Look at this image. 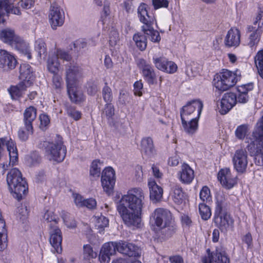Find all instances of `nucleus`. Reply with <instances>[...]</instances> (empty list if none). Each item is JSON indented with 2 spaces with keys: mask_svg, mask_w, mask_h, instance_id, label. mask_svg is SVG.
<instances>
[{
  "mask_svg": "<svg viewBox=\"0 0 263 263\" xmlns=\"http://www.w3.org/2000/svg\"><path fill=\"white\" fill-rule=\"evenodd\" d=\"M173 223L172 214L165 209L157 208L152 213L150 223L152 227H156L159 230L170 227Z\"/></svg>",
  "mask_w": 263,
  "mask_h": 263,
  "instance_id": "nucleus-7",
  "label": "nucleus"
},
{
  "mask_svg": "<svg viewBox=\"0 0 263 263\" xmlns=\"http://www.w3.org/2000/svg\"><path fill=\"white\" fill-rule=\"evenodd\" d=\"M147 8V6L143 4L138 8V17L140 21L143 24L141 29L152 42L158 43L161 40L159 32L153 27L155 18L153 14L148 13Z\"/></svg>",
  "mask_w": 263,
  "mask_h": 263,
  "instance_id": "nucleus-3",
  "label": "nucleus"
},
{
  "mask_svg": "<svg viewBox=\"0 0 263 263\" xmlns=\"http://www.w3.org/2000/svg\"><path fill=\"white\" fill-rule=\"evenodd\" d=\"M208 254L207 257L202 259L203 263H212L215 261L216 263H229L230 260L226 252L221 250L216 249L215 251L210 253V249L206 250Z\"/></svg>",
  "mask_w": 263,
  "mask_h": 263,
  "instance_id": "nucleus-18",
  "label": "nucleus"
},
{
  "mask_svg": "<svg viewBox=\"0 0 263 263\" xmlns=\"http://www.w3.org/2000/svg\"><path fill=\"white\" fill-rule=\"evenodd\" d=\"M199 211L202 219L203 220H208L211 216V212L209 206L204 203L199 204Z\"/></svg>",
  "mask_w": 263,
  "mask_h": 263,
  "instance_id": "nucleus-46",
  "label": "nucleus"
},
{
  "mask_svg": "<svg viewBox=\"0 0 263 263\" xmlns=\"http://www.w3.org/2000/svg\"><path fill=\"white\" fill-rule=\"evenodd\" d=\"M28 125L24 124V126L22 127L18 132L20 139L23 141L27 140L28 139L29 136L33 134V126L28 127Z\"/></svg>",
  "mask_w": 263,
  "mask_h": 263,
  "instance_id": "nucleus-42",
  "label": "nucleus"
},
{
  "mask_svg": "<svg viewBox=\"0 0 263 263\" xmlns=\"http://www.w3.org/2000/svg\"><path fill=\"white\" fill-rule=\"evenodd\" d=\"M134 94L136 96H141L142 92L141 90L143 88V84L141 81H137L134 84Z\"/></svg>",
  "mask_w": 263,
  "mask_h": 263,
  "instance_id": "nucleus-63",
  "label": "nucleus"
},
{
  "mask_svg": "<svg viewBox=\"0 0 263 263\" xmlns=\"http://www.w3.org/2000/svg\"><path fill=\"white\" fill-rule=\"evenodd\" d=\"M144 199V194L142 189L132 188L128 191L127 194L122 196L117 206L122 205L130 210L142 212Z\"/></svg>",
  "mask_w": 263,
  "mask_h": 263,
  "instance_id": "nucleus-4",
  "label": "nucleus"
},
{
  "mask_svg": "<svg viewBox=\"0 0 263 263\" xmlns=\"http://www.w3.org/2000/svg\"><path fill=\"white\" fill-rule=\"evenodd\" d=\"M67 92L71 101L75 103L81 102L84 100V96L77 85L67 86Z\"/></svg>",
  "mask_w": 263,
  "mask_h": 263,
  "instance_id": "nucleus-27",
  "label": "nucleus"
},
{
  "mask_svg": "<svg viewBox=\"0 0 263 263\" xmlns=\"http://www.w3.org/2000/svg\"><path fill=\"white\" fill-rule=\"evenodd\" d=\"M141 152L145 155L151 157L155 153L153 139L151 137H144L141 142Z\"/></svg>",
  "mask_w": 263,
  "mask_h": 263,
  "instance_id": "nucleus-30",
  "label": "nucleus"
},
{
  "mask_svg": "<svg viewBox=\"0 0 263 263\" xmlns=\"http://www.w3.org/2000/svg\"><path fill=\"white\" fill-rule=\"evenodd\" d=\"M62 84V77L58 73L53 74L52 77V86L57 90H60L61 88Z\"/></svg>",
  "mask_w": 263,
  "mask_h": 263,
  "instance_id": "nucleus-54",
  "label": "nucleus"
},
{
  "mask_svg": "<svg viewBox=\"0 0 263 263\" xmlns=\"http://www.w3.org/2000/svg\"><path fill=\"white\" fill-rule=\"evenodd\" d=\"M46 153L49 160L61 162L66 154V148L62 141L55 143H49L46 147Z\"/></svg>",
  "mask_w": 263,
  "mask_h": 263,
  "instance_id": "nucleus-11",
  "label": "nucleus"
},
{
  "mask_svg": "<svg viewBox=\"0 0 263 263\" xmlns=\"http://www.w3.org/2000/svg\"><path fill=\"white\" fill-rule=\"evenodd\" d=\"M237 72V71L235 73L227 69H223L220 72L219 79L215 83V87L223 91L234 86L238 79Z\"/></svg>",
  "mask_w": 263,
  "mask_h": 263,
  "instance_id": "nucleus-8",
  "label": "nucleus"
},
{
  "mask_svg": "<svg viewBox=\"0 0 263 263\" xmlns=\"http://www.w3.org/2000/svg\"><path fill=\"white\" fill-rule=\"evenodd\" d=\"M73 45L77 51H80L81 49L86 47L87 43L83 40H79L73 42Z\"/></svg>",
  "mask_w": 263,
  "mask_h": 263,
  "instance_id": "nucleus-61",
  "label": "nucleus"
},
{
  "mask_svg": "<svg viewBox=\"0 0 263 263\" xmlns=\"http://www.w3.org/2000/svg\"><path fill=\"white\" fill-rule=\"evenodd\" d=\"M66 112L69 117L76 121L79 120L81 118L82 114L81 112L76 110V108L72 106H67Z\"/></svg>",
  "mask_w": 263,
  "mask_h": 263,
  "instance_id": "nucleus-48",
  "label": "nucleus"
},
{
  "mask_svg": "<svg viewBox=\"0 0 263 263\" xmlns=\"http://www.w3.org/2000/svg\"><path fill=\"white\" fill-rule=\"evenodd\" d=\"M6 180L14 198L18 201L22 199L28 190V185L20 170L16 168L11 169L7 175Z\"/></svg>",
  "mask_w": 263,
  "mask_h": 263,
  "instance_id": "nucleus-1",
  "label": "nucleus"
},
{
  "mask_svg": "<svg viewBox=\"0 0 263 263\" xmlns=\"http://www.w3.org/2000/svg\"><path fill=\"white\" fill-rule=\"evenodd\" d=\"M5 222L0 214V250H4L7 246V233L5 229Z\"/></svg>",
  "mask_w": 263,
  "mask_h": 263,
  "instance_id": "nucleus-32",
  "label": "nucleus"
},
{
  "mask_svg": "<svg viewBox=\"0 0 263 263\" xmlns=\"http://www.w3.org/2000/svg\"><path fill=\"white\" fill-rule=\"evenodd\" d=\"M218 179L221 184L227 189L233 187L236 183V181L232 177L229 169L221 170L218 174Z\"/></svg>",
  "mask_w": 263,
  "mask_h": 263,
  "instance_id": "nucleus-24",
  "label": "nucleus"
},
{
  "mask_svg": "<svg viewBox=\"0 0 263 263\" xmlns=\"http://www.w3.org/2000/svg\"><path fill=\"white\" fill-rule=\"evenodd\" d=\"M115 115V107L111 103H106L101 112L102 118H106L109 120L112 119Z\"/></svg>",
  "mask_w": 263,
  "mask_h": 263,
  "instance_id": "nucleus-39",
  "label": "nucleus"
},
{
  "mask_svg": "<svg viewBox=\"0 0 263 263\" xmlns=\"http://www.w3.org/2000/svg\"><path fill=\"white\" fill-rule=\"evenodd\" d=\"M253 84L252 83H249L238 86L237 87V90L238 92L248 95L249 92L253 90Z\"/></svg>",
  "mask_w": 263,
  "mask_h": 263,
  "instance_id": "nucleus-49",
  "label": "nucleus"
},
{
  "mask_svg": "<svg viewBox=\"0 0 263 263\" xmlns=\"http://www.w3.org/2000/svg\"><path fill=\"white\" fill-rule=\"evenodd\" d=\"M203 104L199 100H193L184 106L180 111L181 121L198 119L200 115Z\"/></svg>",
  "mask_w": 263,
  "mask_h": 263,
  "instance_id": "nucleus-9",
  "label": "nucleus"
},
{
  "mask_svg": "<svg viewBox=\"0 0 263 263\" xmlns=\"http://www.w3.org/2000/svg\"><path fill=\"white\" fill-rule=\"evenodd\" d=\"M117 210L124 223L128 227H139L141 221V211L130 210L124 206H117Z\"/></svg>",
  "mask_w": 263,
  "mask_h": 263,
  "instance_id": "nucleus-10",
  "label": "nucleus"
},
{
  "mask_svg": "<svg viewBox=\"0 0 263 263\" xmlns=\"http://www.w3.org/2000/svg\"><path fill=\"white\" fill-rule=\"evenodd\" d=\"M153 63L157 69L164 72L172 73L177 69V66L174 62L169 61L164 57L154 58Z\"/></svg>",
  "mask_w": 263,
  "mask_h": 263,
  "instance_id": "nucleus-20",
  "label": "nucleus"
},
{
  "mask_svg": "<svg viewBox=\"0 0 263 263\" xmlns=\"http://www.w3.org/2000/svg\"><path fill=\"white\" fill-rule=\"evenodd\" d=\"M81 69L71 64L66 67V82L67 86L77 84L78 78L80 77Z\"/></svg>",
  "mask_w": 263,
  "mask_h": 263,
  "instance_id": "nucleus-23",
  "label": "nucleus"
},
{
  "mask_svg": "<svg viewBox=\"0 0 263 263\" xmlns=\"http://www.w3.org/2000/svg\"><path fill=\"white\" fill-rule=\"evenodd\" d=\"M63 219L67 227L73 228L76 227V222L72 218H71L68 214L63 215Z\"/></svg>",
  "mask_w": 263,
  "mask_h": 263,
  "instance_id": "nucleus-58",
  "label": "nucleus"
},
{
  "mask_svg": "<svg viewBox=\"0 0 263 263\" xmlns=\"http://www.w3.org/2000/svg\"><path fill=\"white\" fill-rule=\"evenodd\" d=\"M148 186L151 199L154 202L160 201L163 195L162 188L157 185L155 181H149Z\"/></svg>",
  "mask_w": 263,
  "mask_h": 263,
  "instance_id": "nucleus-29",
  "label": "nucleus"
},
{
  "mask_svg": "<svg viewBox=\"0 0 263 263\" xmlns=\"http://www.w3.org/2000/svg\"><path fill=\"white\" fill-rule=\"evenodd\" d=\"M102 97L103 100L106 103H111L113 97L111 89L108 86L107 83H105V86L102 89Z\"/></svg>",
  "mask_w": 263,
  "mask_h": 263,
  "instance_id": "nucleus-47",
  "label": "nucleus"
},
{
  "mask_svg": "<svg viewBox=\"0 0 263 263\" xmlns=\"http://www.w3.org/2000/svg\"><path fill=\"white\" fill-rule=\"evenodd\" d=\"M249 139L246 142L248 145L246 146V149L249 152L251 156L257 155L258 153L263 152V141L259 140Z\"/></svg>",
  "mask_w": 263,
  "mask_h": 263,
  "instance_id": "nucleus-28",
  "label": "nucleus"
},
{
  "mask_svg": "<svg viewBox=\"0 0 263 263\" xmlns=\"http://www.w3.org/2000/svg\"><path fill=\"white\" fill-rule=\"evenodd\" d=\"M102 165V163L99 160H94L92 162L90 168V175L95 179L100 177L101 170V166Z\"/></svg>",
  "mask_w": 263,
  "mask_h": 263,
  "instance_id": "nucleus-40",
  "label": "nucleus"
},
{
  "mask_svg": "<svg viewBox=\"0 0 263 263\" xmlns=\"http://www.w3.org/2000/svg\"><path fill=\"white\" fill-rule=\"evenodd\" d=\"M172 198L175 203L180 204L186 199V195L183 192L182 189L179 185H175L173 188Z\"/></svg>",
  "mask_w": 263,
  "mask_h": 263,
  "instance_id": "nucleus-33",
  "label": "nucleus"
},
{
  "mask_svg": "<svg viewBox=\"0 0 263 263\" xmlns=\"http://www.w3.org/2000/svg\"><path fill=\"white\" fill-rule=\"evenodd\" d=\"M40 157L36 153L32 154L27 159V163L30 166H34L40 162Z\"/></svg>",
  "mask_w": 263,
  "mask_h": 263,
  "instance_id": "nucleus-57",
  "label": "nucleus"
},
{
  "mask_svg": "<svg viewBox=\"0 0 263 263\" xmlns=\"http://www.w3.org/2000/svg\"><path fill=\"white\" fill-rule=\"evenodd\" d=\"M254 156L255 163L258 166L263 165V152L258 153Z\"/></svg>",
  "mask_w": 263,
  "mask_h": 263,
  "instance_id": "nucleus-64",
  "label": "nucleus"
},
{
  "mask_svg": "<svg viewBox=\"0 0 263 263\" xmlns=\"http://www.w3.org/2000/svg\"><path fill=\"white\" fill-rule=\"evenodd\" d=\"M232 162L235 170L239 173L246 172L248 163V154L246 149L236 150L233 156Z\"/></svg>",
  "mask_w": 263,
  "mask_h": 263,
  "instance_id": "nucleus-13",
  "label": "nucleus"
},
{
  "mask_svg": "<svg viewBox=\"0 0 263 263\" xmlns=\"http://www.w3.org/2000/svg\"><path fill=\"white\" fill-rule=\"evenodd\" d=\"M97 253L93 250L92 247L90 245H85L83 246V257L85 260H90L97 257Z\"/></svg>",
  "mask_w": 263,
  "mask_h": 263,
  "instance_id": "nucleus-43",
  "label": "nucleus"
},
{
  "mask_svg": "<svg viewBox=\"0 0 263 263\" xmlns=\"http://www.w3.org/2000/svg\"><path fill=\"white\" fill-rule=\"evenodd\" d=\"M237 103V95L234 92L225 93L221 100L219 112L221 115L227 114Z\"/></svg>",
  "mask_w": 263,
  "mask_h": 263,
  "instance_id": "nucleus-16",
  "label": "nucleus"
},
{
  "mask_svg": "<svg viewBox=\"0 0 263 263\" xmlns=\"http://www.w3.org/2000/svg\"><path fill=\"white\" fill-rule=\"evenodd\" d=\"M119 252L129 257H140L142 251L140 248L135 245L125 241L119 242Z\"/></svg>",
  "mask_w": 263,
  "mask_h": 263,
  "instance_id": "nucleus-19",
  "label": "nucleus"
},
{
  "mask_svg": "<svg viewBox=\"0 0 263 263\" xmlns=\"http://www.w3.org/2000/svg\"><path fill=\"white\" fill-rule=\"evenodd\" d=\"M240 32L236 28H231L227 32L224 39V44L226 47H237L240 43Z\"/></svg>",
  "mask_w": 263,
  "mask_h": 263,
  "instance_id": "nucleus-21",
  "label": "nucleus"
},
{
  "mask_svg": "<svg viewBox=\"0 0 263 263\" xmlns=\"http://www.w3.org/2000/svg\"><path fill=\"white\" fill-rule=\"evenodd\" d=\"M255 63L260 76L263 78V50L257 53L255 57Z\"/></svg>",
  "mask_w": 263,
  "mask_h": 263,
  "instance_id": "nucleus-45",
  "label": "nucleus"
},
{
  "mask_svg": "<svg viewBox=\"0 0 263 263\" xmlns=\"http://www.w3.org/2000/svg\"><path fill=\"white\" fill-rule=\"evenodd\" d=\"M20 78L28 85H30L33 80V74L31 66L28 64L21 65L20 67Z\"/></svg>",
  "mask_w": 263,
  "mask_h": 263,
  "instance_id": "nucleus-26",
  "label": "nucleus"
},
{
  "mask_svg": "<svg viewBox=\"0 0 263 263\" xmlns=\"http://www.w3.org/2000/svg\"><path fill=\"white\" fill-rule=\"evenodd\" d=\"M225 202L218 198L216 202L214 221L222 232H227L233 227V220L223 210Z\"/></svg>",
  "mask_w": 263,
  "mask_h": 263,
  "instance_id": "nucleus-6",
  "label": "nucleus"
},
{
  "mask_svg": "<svg viewBox=\"0 0 263 263\" xmlns=\"http://www.w3.org/2000/svg\"><path fill=\"white\" fill-rule=\"evenodd\" d=\"M248 132V127L246 125H241L239 126L236 131H235V134L236 137L240 139H243L245 138V136L246 135V134Z\"/></svg>",
  "mask_w": 263,
  "mask_h": 263,
  "instance_id": "nucleus-53",
  "label": "nucleus"
},
{
  "mask_svg": "<svg viewBox=\"0 0 263 263\" xmlns=\"http://www.w3.org/2000/svg\"><path fill=\"white\" fill-rule=\"evenodd\" d=\"M36 117V109L33 106L27 108L24 113V124L29 125L28 127L32 126V122Z\"/></svg>",
  "mask_w": 263,
  "mask_h": 263,
  "instance_id": "nucleus-31",
  "label": "nucleus"
},
{
  "mask_svg": "<svg viewBox=\"0 0 263 263\" xmlns=\"http://www.w3.org/2000/svg\"><path fill=\"white\" fill-rule=\"evenodd\" d=\"M133 40L135 41L137 47L141 51H144L147 46V39L145 35L138 32L133 36Z\"/></svg>",
  "mask_w": 263,
  "mask_h": 263,
  "instance_id": "nucleus-37",
  "label": "nucleus"
},
{
  "mask_svg": "<svg viewBox=\"0 0 263 263\" xmlns=\"http://www.w3.org/2000/svg\"><path fill=\"white\" fill-rule=\"evenodd\" d=\"M28 86L25 82H21L17 86L10 87L9 91L12 98L20 97L22 95V91L25 90Z\"/></svg>",
  "mask_w": 263,
  "mask_h": 263,
  "instance_id": "nucleus-38",
  "label": "nucleus"
},
{
  "mask_svg": "<svg viewBox=\"0 0 263 263\" xmlns=\"http://www.w3.org/2000/svg\"><path fill=\"white\" fill-rule=\"evenodd\" d=\"M0 38L5 43L19 50L27 57V59L31 58L28 45L20 36L15 35L13 30L6 29L1 30Z\"/></svg>",
  "mask_w": 263,
  "mask_h": 263,
  "instance_id": "nucleus-5",
  "label": "nucleus"
},
{
  "mask_svg": "<svg viewBox=\"0 0 263 263\" xmlns=\"http://www.w3.org/2000/svg\"><path fill=\"white\" fill-rule=\"evenodd\" d=\"M17 61L14 56L5 50L0 49V68L4 71L13 69Z\"/></svg>",
  "mask_w": 263,
  "mask_h": 263,
  "instance_id": "nucleus-17",
  "label": "nucleus"
},
{
  "mask_svg": "<svg viewBox=\"0 0 263 263\" xmlns=\"http://www.w3.org/2000/svg\"><path fill=\"white\" fill-rule=\"evenodd\" d=\"M35 49L38 52V55L40 57L42 54L46 52V47L45 43L42 40H38L35 42Z\"/></svg>",
  "mask_w": 263,
  "mask_h": 263,
  "instance_id": "nucleus-50",
  "label": "nucleus"
},
{
  "mask_svg": "<svg viewBox=\"0 0 263 263\" xmlns=\"http://www.w3.org/2000/svg\"><path fill=\"white\" fill-rule=\"evenodd\" d=\"M74 201L76 205L78 207H83L85 204V200L84 199L83 197L78 194H73Z\"/></svg>",
  "mask_w": 263,
  "mask_h": 263,
  "instance_id": "nucleus-59",
  "label": "nucleus"
},
{
  "mask_svg": "<svg viewBox=\"0 0 263 263\" xmlns=\"http://www.w3.org/2000/svg\"><path fill=\"white\" fill-rule=\"evenodd\" d=\"M198 119H193L182 121L185 131L189 134H193L197 129Z\"/></svg>",
  "mask_w": 263,
  "mask_h": 263,
  "instance_id": "nucleus-35",
  "label": "nucleus"
},
{
  "mask_svg": "<svg viewBox=\"0 0 263 263\" xmlns=\"http://www.w3.org/2000/svg\"><path fill=\"white\" fill-rule=\"evenodd\" d=\"M247 32L251 33L248 38V45L252 49H255L260 41L262 29H260V26L256 27L249 25L247 28Z\"/></svg>",
  "mask_w": 263,
  "mask_h": 263,
  "instance_id": "nucleus-22",
  "label": "nucleus"
},
{
  "mask_svg": "<svg viewBox=\"0 0 263 263\" xmlns=\"http://www.w3.org/2000/svg\"><path fill=\"white\" fill-rule=\"evenodd\" d=\"M108 219L103 216H101L97 219L96 226L98 228L103 229L108 225Z\"/></svg>",
  "mask_w": 263,
  "mask_h": 263,
  "instance_id": "nucleus-56",
  "label": "nucleus"
},
{
  "mask_svg": "<svg viewBox=\"0 0 263 263\" xmlns=\"http://www.w3.org/2000/svg\"><path fill=\"white\" fill-rule=\"evenodd\" d=\"M39 119L40 120V128L42 130H46L50 123L49 117L47 115L41 114L39 117Z\"/></svg>",
  "mask_w": 263,
  "mask_h": 263,
  "instance_id": "nucleus-52",
  "label": "nucleus"
},
{
  "mask_svg": "<svg viewBox=\"0 0 263 263\" xmlns=\"http://www.w3.org/2000/svg\"><path fill=\"white\" fill-rule=\"evenodd\" d=\"M200 198L203 201L210 200L211 198L210 191L207 186H204L200 192Z\"/></svg>",
  "mask_w": 263,
  "mask_h": 263,
  "instance_id": "nucleus-55",
  "label": "nucleus"
},
{
  "mask_svg": "<svg viewBox=\"0 0 263 263\" xmlns=\"http://www.w3.org/2000/svg\"><path fill=\"white\" fill-rule=\"evenodd\" d=\"M11 7L8 0H0V23L4 22V16L6 12H10Z\"/></svg>",
  "mask_w": 263,
  "mask_h": 263,
  "instance_id": "nucleus-44",
  "label": "nucleus"
},
{
  "mask_svg": "<svg viewBox=\"0 0 263 263\" xmlns=\"http://www.w3.org/2000/svg\"><path fill=\"white\" fill-rule=\"evenodd\" d=\"M119 242H109L103 245L101 251L110 256L115 254L116 251L119 252Z\"/></svg>",
  "mask_w": 263,
  "mask_h": 263,
  "instance_id": "nucleus-36",
  "label": "nucleus"
},
{
  "mask_svg": "<svg viewBox=\"0 0 263 263\" xmlns=\"http://www.w3.org/2000/svg\"><path fill=\"white\" fill-rule=\"evenodd\" d=\"M139 68L142 70L145 81L150 85L154 84L156 81V76L153 67L144 59H139L137 61Z\"/></svg>",
  "mask_w": 263,
  "mask_h": 263,
  "instance_id": "nucleus-15",
  "label": "nucleus"
},
{
  "mask_svg": "<svg viewBox=\"0 0 263 263\" xmlns=\"http://www.w3.org/2000/svg\"><path fill=\"white\" fill-rule=\"evenodd\" d=\"M54 56L57 57V59L59 60V59L63 60L64 61H66L69 62L71 61L72 57L65 51L62 50L61 49H58L56 51V54Z\"/></svg>",
  "mask_w": 263,
  "mask_h": 263,
  "instance_id": "nucleus-51",
  "label": "nucleus"
},
{
  "mask_svg": "<svg viewBox=\"0 0 263 263\" xmlns=\"http://www.w3.org/2000/svg\"><path fill=\"white\" fill-rule=\"evenodd\" d=\"M43 219L49 223V242L54 249V252L61 253L62 251V235L61 230L56 225L59 220L58 217L52 211L47 210L43 216Z\"/></svg>",
  "mask_w": 263,
  "mask_h": 263,
  "instance_id": "nucleus-2",
  "label": "nucleus"
},
{
  "mask_svg": "<svg viewBox=\"0 0 263 263\" xmlns=\"http://www.w3.org/2000/svg\"><path fill=\"white\" fill-rule=\"evenodd\" d=\"M60 64L57 59V57L52 55L49 57L47 62V69L53 74L58 73L59 71Z\"/></svg>",
  "mask_w": 263,
  "mask_h": 263,
  "instance_id": "nucleus-34",
  "label": "nucleus"
},
{
  "mask_svg": "<svg viewBox=\"0 0 263 263\" xmlns=\"http://www.w3.org/2000/svg\"><path fill=\"white\" fill-rule=\"evenodd\" d=\"M115 180L114 169L111 167H106L102 172L101 183L104 191L107 194H110L112 192Z\"/></svg>",
  "mask_w": 263,
  "mask_h": 263,
  "instance_id": "nucleus-14",
  "label": "nucleus"
},
{
  "mask_svg": "<svg viewBox=\"0 0 263 263\" xmlns=\"http://www.w3.org/2000/svg\"><path fill=\"white\" fill-rule=\"evenodd\" d=\"M48 18L51 27L53 30L63 25L65 20L64 13L56 3L51 4Z\"/></svg>",
  "mask_w": 263,
  "mask_h": 263,
  "instance_id": "nucleus-12",
  "label": "nucleus"
},
{
  "mask_svg": "<svg viewBox=\"0 0 263 263\" xmlns=\"http://www.w3.org/2000/svg\"><path fill=\"white\" fill-rule=\"evenodd\" d=\"M253 136L254 138L263 141V116L257 123L253 133Z\"/></svg>",
  "mask_w": 263,
  "mask_h": 263,
  "instance_id": "nucleus-41",
  "label": "nucleus"
},
{
  "mask_svg": "<svg viewBox=\"0 0 263 263\" xmlns=\"http://www.w3.org/2000/svg\"><path fill=\"white\" fill-rule=\"evenodd\" d=\"M153 4L155 9L161 7L167 8L168 5V2L167 0H153Z\"/></svg>",
  "mask_w": 263,
  "mask_h": 263,
  "instance_id": "nucleus-60",
  "label": "nucleus"
},
{
  "mask_svg": "<svg viewBox=\"0 0 263 263\" xmlns=\"http://www.w3.org/2000/svg\"><path fill=\"white\" fill-rule=\"evenodd\" d=\"M178 176L181 182L189 184L194 178V172L188 164L183 163L178 173Z\"/></svg>",
  "mask_w": 263,
  "mask_h": 263,
  "instance_id": "nucleus-25",
  "label": "nucleus"
},
{
  "mask_svg": "<svg viewBox=\"0 0 263 263\" xmlns=\"http://www.w3.org/2000/svg\"><path fill=\"white\" fill-rule=\"evenodd\" d=\"M110 11L109 5L108 4H104L103 10L101 16V18L103 24L105 23L106 17L110 14Z\"/></svg>",
  "mask_w": 263,
  "mask_h": 263,
  "instance_id": "nucleus-62",
  "label": "nucleus"
}]
</instances>
